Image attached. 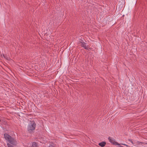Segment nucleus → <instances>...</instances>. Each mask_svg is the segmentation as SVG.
Instances as JSON below:
<instances>
[{
    "label": "nucleus",
    "mask_w": 147,
    "mask_h": 147,
    "mask_svg": "<svg viewBox=\"0 0 147 147\" xmlns=\"http://www.w3.org/2000/svg\"><path fill=\"white\" fill-rule=\"evenodd\" d=\"M4 137L5 140L8 141L9 143L13 145L16 144V141L8 134L6 133H5L4 134Z\"/></svg>",
    "instance_id": "1"
},
{
    "label": "nucleus",
    "mask_w": 147,
    "mask_h": 147,
    "mask_svg": "<svg viewBox=\"0 0 147 147\" xmlns=\"http://www.w3.org/2000/svg\"><path fill=\"white\" fill-rule=\"evenodd\" d=\"M36 124L35 123H33L30 125H29L28 127V131L31 132L34 130L35 128Z\"/></svg>",
    "instance_id": "2"
},
{
    "label": "nucleus",
    "mask_w": 147,
    "mask_h": 147,
    "mask_svg": "<svg viewBox=\"0 0 147 147\" xmlns=\"http://www.w3.org/2000/svg\"><path fill=\"white\" fill-rule=\"evenodd\" d=\"M108 139L109 142L111 143L112 144L115 145H119V144L118 142H116L115 140L113 139V138L111 137H109Z\"/></svg>",
    "instance_id": "3"
},
{
    "label": "nucleus",
    "mask_w": 147,
    "mask_h": 147,
    "mask_svg": "<svg viewBox=\"0 0 147 147\" xmlns=\"http://www.w3.org/2000/svg\"><path fill=\"white\" fill-rule=\"evenodd\" d=\"M81 45L82 47L84 48L87 50L90 49V47L88 46H86V44L84 42H81Z\"/></svg>",
    "instance_id": "4"
},
{
    "label": "nucleus",
    "mask_w": 147,
    "mask_h": 147,
    "mask_svg": "<svg viewBox=\"0 0 147 147\" xmlns=\"http://www.w3.org/2000/svg\"><path fill=\"white\" fill-rule=\"evenodd\" d=\"M106 144L105 142H102L99 143V145L101 147H103L105 146Z\"/></svg>",
    "instance_id": "5"
},
{
    "label": "nucleus",
    "mask_w": 147,
    "mask_h": 147,
    "mask_svg": "<svg viewBox=\"0 0 147 147\" xmlns=\"http://www.w3.org/2000/svg\"><path fill=\"white\" fill-rule=\"evenodd\" d=\"M31 147H38L37 144L35 142H33L32 143Z\"/></svg>",
    "instance_id": "6"
},
{
    "label": "nucleus",
    "mask_w": 147,
    "mask_h": 147,
    "mask_svg": "<svg viewBox=\"0 0 147 147\" xmlns=\"http://www.w3.org/2000/svg\"><path fill=\"white\" fill-rule=\"evenodd\" d=\"M123 5H121V4H120V2L119 3V4L117 5V7H119V9H121V8L122 7V6Z\"/></svg>",
    "instance_id": "7"
},
{
    "label": "nucleus",
    "mask_w": 147,
    "mask_h": 147,
    "mask_svg": "<svg viewBox=\"0 0 147 147\" xmlns=\"http://www.w3.org/2000/svg\"><path fill=\"white\" fill-rule=\"evenodd\" d=\"M7 145L8 147H13V146L11 145L9 143H7Z\"/></svg>",
    "instance_id": "8"
},
{
    "label": "nucleus",
    "mask_w": 147,
    "mask_h": 147,
    "mask_svg": "<svg viewBox=\"0 0 147 147\" xmlns=\"http://www.w3.org/2000/svg\"><path fill=\"white\" fill-rule=\"evenodd\" d=\"M3 56L7 60H9V58H8V59L7 58H6V57H5V56L4 55H3Z\"/></svg>",
    "instance_id": "9"
},
{
    "label": "nucleus",
    "mask_w": 147,
    "mask_h": 147,
    "mask_svg": "<svg viewBox=\"0 0 147 147\" xmlns=\"http://www.w3.org/2000/svg\"><path fill=\"white\" fill-rule=\"evenodd\" d=\"M121 144L122 145H125V146H128L126 144Z\"/></svg>",
    "instance_id": "10"
},
{
    "label": "nucleus",
    "mask_w": 147,
    "mask_h": 147,
    "mask_svg": "<svg viewBox=\"0 0 147 147\" xmlns=\"http://www.w3.org/2000/svg\"><path fill=\"white\" fill-rule=\"evenodd\" d=\"M118 145L119 146V147H123V146H121L120 144H119V145Z\"/></svg>",
    "instance_id": "11"
},
{
    "label": "nucleus",
    "mask_w": 147,
    "mask_h": 147,
    "mask_svg": "<svg viewBox=\"0 0 147 147\" xmlns=\"http://www.w3.org/2000/svg\"><path fill=\"white\" fill-rule=\"evenodd\" d=\"M130 142H131V143L132 144H133V142H132V141H130Z\"/></svg>",
    "instance_id": "12"
}]
</instances>
